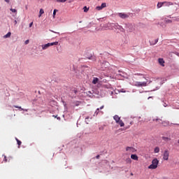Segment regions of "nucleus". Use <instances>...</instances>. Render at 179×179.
<instances>
[{
  "label": "nucleus",
  "mask_w": 179,
  "mask_h": 179,
  "mask_svg": "<svg viewBox=\"0 0 179 179\" xmlns=\"http://www.w3.org/2000/svg\"><path fill=\"white\" fill-rule=\"evenodd\" d=\"M155 90H153V92H155Z\"/></svg>",
  "instance_id": "64"
},
{
  "label": "nucleus",
  "mask_w": 179,
  "mask_h": 179,
  "mask_svg": "<svg viewBox=\"0 0 179 179\" xmlns=\"http://www.w3.org/2000/svg\"><path fill=\"white\" fill-rule=\"evenodd\" d=\"M158 62L161 66H164V59H163V58H159Z\"/></svg>",
  "instance_id": "13"
},
{
  "label": "nucleus",
  "mask_w": 179,
  "mask_h": 179,
  "mask_svg": "<svg viewBox=\"0 0 179 179\" xmlns=\"http://www.w3.org/2000/svg\"><path fill=\"white\" fill-rule=\"evenodd\" d=\"M83 10L85 13H87V12H89V8H87V6H84Z\"/></svg>",
  "instance_id": "29"
},
{
  "label": "nucleus",
  "mask_w": 179,
  "mask_h": 179,
  "mask_svg": "<svg viewBox=\"0 0 179 179\" xmlns=\"http://www.w3.org/2000/svg\"><path fill=\"white\" fill-rule=\"evenodd\" d=\"M113 120L115 121L116 124H117L121 120V117L118 116V115H115L113 116Z\"/></svg>",
  "instance_id": "10"
},
{
  "label": "nucleus",
  "mask_w": 179,
  "mask_h": 179,
  "mask_svg": "<svg viewBox=\"0 0 179 179\" xmlns=\"http://www.w3.org/2000/svg\"><path fill=\"white\" fill-rule=\"evenodd\" d=\"M168 17H169V19H171V15H169V16H168Z\"/></svg>",
  "instance_id": "53"
},
{
  "label": "nucleus",
  "mask_w": 179,
  "mask_h": 179,
  "mask_svg": "<svg viewBox=\"0 0 179 179\" xmlns=\"http://www.w3.org/2000/svg\"><path fill=\"white\" fill-rule=\"evenodd\" d=\"M10 12H13V13H17V10L15 8H10Z\"/></svg>",
  "instance_id": "30"
},
{
  "label": "nucleus",
  "mask_w": 179,
  "mask_h": 179,
  "mask_svg": "<svg viewBox=\"0 0 179 179\" xmlns=\"http://www.w3.org/2000/svg\"><path fill=\"white\" fill-rule=\"evenodd\" d=\"M164 5L165 6H171V5H174V3H173L171 1H164Z\"/></svg>",
  "instance_id": "12"
},
{
  "label": "nucleus",
  "mask_w": 179,
  "mask_h": 179,
  "mask_svg": "<svg viewBox=\"0 0 179 179\" xmlns=\"http://www.w3.org/2000/svg\"><path fill=\"white\" fill-rule=\"evenodd\" d=\"M156 90H159V87H156Z\"/></svg>",
  "instance_id": "55"
},
{
  "label": "nucleus",
  "mask_w": 179,
  "mask_h": 179,
  "mask_svg": "<svg viewBox=\"0 0 179 179\" xmlns=\"http://www.w3.org/2000/svg\"><path fill=\"white\" fill-rule=\"evenodd\" d=\"M151 98H152L151 96H149V97H148V99H151Z\"/></svg>",
  "instance_id": "58"
},
{
  "label": "nucleus",
  "mask_w": 179,
  "mask_h": 179,
  "mask_svg": "<svg viewBox=\"0 0 179 179\" xmlns=\"http://www.w3.org/2000/svg\"><path fill=\"white\" fill-rule=\"evenodd\" d=\"M117 15L121 19H128V17H129V15L125 13H118Z\"/></svg>",
  "instance_id": "6"
},
{
  "label": "nucleus",
  "mask_w": 179,
  "mask_h": 179,
  "mask_svg": "<svg viewBox=\"0 0 179 179\" xmlns=\"http://www.w3.org/2000/svg\"><path fill=\"white\" fill-rule=\"evenodd\" d=\"M79 23H82V21H80Z\"/></svg>",
  "instance_id": "60"
},
{
  "label": "nucleus",
  "mask_w": 179,
  "mask_h": 179,
  "mask_svg": "<svg viewBox=\"0 0 179 179\" xmlns=\"http://www.w3.org/2000/svg\"><path fill=\"white\" fill-rule=\"evenodd\" d=\"M153 121H162V120H160V119H159V118L157 117V118H155V119L154 118V119H153Z\"/></svg>",
  "instance_id": "39"
},
{
  "label": "nucleus",
  "mask_w": 179,
  "mask_h": 179,
  "mask_svg": "<svg viewBox=\"0 0 179 179\" xmlns=\"http://www.w3.org/2000/svg\"><path fill=\"white\" fill-rule=\"evenodd\" d=\"M135 86L137 87H145L148 86V82H136Z\"/></svg>",
  "instance_id": "5"
},
{
  "label": "nucleus",
  "mask_w": 179,
  "mask_h": 179,
  "mask_svg": "<svg viewBox=\"0 0 179 179\" xmlns=\"http://www.w3.org/2000/svg\"><path fill=\"white\" fill-rule=\"evenodd\" d=\"M169 150H166L164 152V154H163V159L164 160H169Z\"/></svg>",
  "instance_id": "7"
},
{
  "label": "nucleus",
  "mask_w": 179,
  "mask_h": 179,
  "mask_svg": "<svg viewBox=\"0 0 179 179\" xmlns=\"http://www.w3.org/2000/svg\"><path fill=\"white\" fill-rule=\"evenodd\" d=\"M163 106L164 107H167V104L166 103H164Z\"/></svg>",
  "instance_id": "49"
},
{
  "label": "nucleus",
  "mask_w": 179,
  "mask_h": 179,
  "mask_svg": "<svg viewBox=\"0 0 179 179\" xmlns=\"http://www.w3.org/2000/svg\"><path fill=\"white\" fill-rule=\"evenodd\" d=\"M38 17H41V14L39 13Z\"/></svg>",
  "instance_id": "54"
},
{
  "label": "nucleus",
  "mask_w": 179,
  "mask_h": 179,
  "mask_svg": "<svg viewBox=\"0 0 179 179\" xmlns=\"http://www.w3.org/2000/svg\"><path fill=\"white\" fill-rule=\"evenodd\" d=\"M8 162H10V159H12V157H8Z\"/></svg>",
  "instance_id": "52"
},
{
  "label": "nucleus",
  "mask_w": 179,
  "mask_h": 179,
  "mask_svg": "<svg viewBox=\"0 0 179 179\" xmlns=\"http://www.w3.org/2000/svg\"><path fill=\"white\" fill-rule=\"evenodd\" d=\"M99 113H100V108H96V110L94 112V114L93 115L94 117H96V115H98Z\"/></svg>",
  "instance_id": "20"
},
{
  "label": "nucleus",
  "mask_w": 179,
  "mask_h": 179,
  "mask_svg": "<svg viewBox=\"0 0 179 179\" xmlns=\"http://www.w3.org/2000/svg\"><path fill=\"white\" fill-rule=\"evenodd\" d=\"M103 108H104V106H102L99 108V110H103Z\"/></svg>",
  "instance_id": "46"
},
{
  "label": "nucleus",
  "mask_w": 179,
  "mask_h": 179,
  "mask_svg": "<svg viewBox=\"0 0 179 179\" xmlns=\"http://www.w3.org/2000/svg\"><path fill=\"white\" fill-rule=\"evenodd\" d=\"M96 159H100V155H96Z\"/></svg>",
  "instance_id": "50"
},
{
  "label": "nucleus",
  "mask_w": 179,
  "mask_h": 179,
  "mask_svg": "<svg viewBox=\"0 0 179 179\" xmlns=\"http://www.w3.org/2000/svg\"><path fill=\"white\" fill-rule=\"evenodd\" d=\"M17 143L18 146H20V145H22V141H20V140H17Z\"/></svg>",
  "instance_id": "35"
},
{
  "label": "nucleus",
  "mask_w": 179,
  "mask_h": 179,
  "mask_svg": "<svg viewBox=\"0 0 179 179\" xmlns=\"http://www.w3.org/2000/svg\"><path fill=\"white\" fill-rule=\"evenodd\" d=\"M126 151L127 152H130L131 153H134L136 150H135V148H134V147H127L126 148Z\"/></svg>",
  "instance_id": "9"
},
{
  "label": "nucleus",
  "mask_w": 179,
  "mask_h": 179,
  "mask_svg": "<svg viewBox=\"0 0 179 179\" xmlns=\"http://www.w3.org/2000/svg\"><path fill=\"white\" fill-rule=\"evenodd\" d=\"M108 27H109L110 30H114L115 29V30H120V31H125V29L118 24V23H108Z\"/></svg>",
  "instance_id": "1"
},
{
  "label": "nucleus",
  "mask_w": 179,
  "mask_h": 179,
  "mask_svg": "<svg viewBox=\"0 0 179 179\" xmlns=\"http://www.w3.org/2000/svg\"><path fill=\"white\" fill-rule=\"evenodd\" d=\"M163 141H164V142H169V141H171V138H169V137H162Z\"/></svg>",
  "instance_id": "24"
},
{
  "label": "nucleus",
  "mask_w": 179,
  "mask_h": 179,
  "mask_svg": "<svg viewBox=\"0 0 179 179\" xmlns=\"http://www.w3.org/2000/svg\"><path fill=\"white\" fill-rule=\"evenodd\" d=\"M127 163H131V158H128L126 159Z\"/></svg>",
  "instance_id": "38"
},
{
  "label": "nucleus",
  "mask_w": 179,
  "mask_h": 179,
  "mask_svg": "<svg viewBox=\"0 0 179 179\" xmlns=\"http://www.w3.org/2000/svg\"><path fill=\"white\" fill-rule=\"evenodd\" d=\"M29 40L25 41V44H29Z\"/></svg>",
  "instance_id": "45"
},
{
  "label": "nucleus",
  "mask_w": 179,
  "mask_h": 179,
  "mask_svg": "<svg viewBox=\"0 0 179 179\" xmlns=\"http://www.w3.org/2000/svg\"><path fill=\"white\" fill-rule=\"evenodd\" d=\"M163 5H164V2H159L157 3V8L159 9V8H162V6H163Z\"/></svg>",
  "instance_id": "19"
},
{
  "label": "nucleus",
  "mask_w": 179,
  "mask_h": 179,
  "mask_svg": "<svg viewBox=\"0 0 179 179\" xmlns=\"http://www.w3.org/2000/svg\"><path fill=\"white\" fill-rule=\"evenodd\" d=\"M12 33L10 32H8L6 35H4L3 38H9V37H10Z\"/></svg>",
  "instance_id": "21"
},
{
  "label": "nucleus",
  "mask_w": 179,
  "mask_h": 179,
  "mask_svg": "<svg viewBox=\"0 0 179 179\" xmlns=\"http://www.w3.org/2000/svg\"><path fill=\"white\" fill-rule=\"evenodd\" d=\"M131 159H132V160H138V155L135 154H132L131 155Z\"/></svg>",
  "instance_id": "15"
},
{
  "label": "nucleus",
  "mask_w": 179,
  "mask_h": 179,
  "mask_svg": "<svg viewBox=\"0 0 179 179\" xmlns=\"http://www.w3.org/2000/svg\"><path fill=\"white\" fill-rule=\"evenodd\" d=\"M117 124H118L120 127H124V125H125V124H124V122H122V120H120Z\"/></svg>",
  "instance_id": "26"
},
{
  "label": "nucleus",
  "mask_w": 179,
  "mask_h": 179,
  "mask_svg": "<svg viewBox=\"0 0 179 179\" xmlns=\"http://www.w3.org/2000/svg\"><path fill=\"white\" fill-rule=\"evenodd\" d=\"M175 125H179V124H175Z\"/></svg>",
  "instance_id": "59"
},
{
  "label": "nucleus",
  "mask_w": 179,
  "mask_h": 179,
  "mask_svg": "<svg viewBox=\"0 0 179 179\" xmlns=\"http://www.w3.org/2000/svg\"><path fill=\"white\" fill-rule=\"evenodd\" d=\"M124 27L127 30V31L132 32L134 31V30H135V26H134V24H129V23L125 24Z\"/></svg>",
  "instance_id": "3"
},
{
  "label": "nucleus",
  "mask_w": 179,
  "mask_h": 179,
  "mask_svg": "<svg viewBox=\"0 0 179 179\" xmlns=\"http://www.w3.org/2000/svg\"><path fill=\"white\" fill-rule=\"evenodd\" d=\"M152 83V81H150V82H149V83Z\"/></svg>",
  "instance_id": "61"
},
{
  "label": "nucleus",
  "mask_w": 179,
  "mask_h": 179,
  "mask_svg": "<svg viewBox=\"0 0 179 179\" xmlns=\"http://www.w3.org/2000/svg\"><path fill=\"white\" fill-rule=\"evenodd\" d=\"M108 66H110V63H108V62L103 61L101 64L100 71H106Z\"/></svg>",
  "instance_id": "4"
},
{
  "label": "nucleus",
  "mask_w": 179,
  "mask_h": 179,
  "mask_svg": "<svg viewBox=\"0 0 179 179\" xmlns=\"http://www.w3.org/2000/svg\"><path fill=\"white\" fill-rule=\"evenodd\" d=\"M71 93H74L73 95H71V94H69V96H70L71 97H72V99H73V98L76 97V94H77V93H78V91H77L76 90H71Z\"/></svg>",
  "instance_id": "11"
},
{
  "label": "nucleus",
  "mask_w": 179,
  "mask_h": 179,
  "mask_svg": "<svg viewBox=\"0 0 179 179\" xmlns=\"http://www.w3.org/2000/svg\"><path fill=\"white\" fill-rule=\"evenodd\" d=\"M13 23H14V26H16V24H17V20H14V22H13Z\"/></svg>",
  "instance_id": "40"
},
{
  "label": "nucleus",
  "mask_w": 179,
  "mask_h": 179,
  "mask_svg": "<svg viewBox=\"0 0 179 179\" xmlns=\"http://www.w3.org/2000/svg\"><path fill=\"white\" fill-rule=\"evenodd\" d=\"M106 87H107V89H110V87H111V85H105Z\"/></svg>",
  "instance_id": "42"
},
{
  "label": "nucleus",
  "mask_w": 179,
  "mask_h": 179,
  "mask_svg": "<svg viewBox=\"0 0 179 179\" xmlns=\"http://www.w3.org/2000/svg\"><path fill=\"white\" fill-rule=\"evenodd\" d=\"M107 6V3H102L101 6H96V10H101V9H103V8H106Z\"/></svg>",
  "instance_id": "8"
},
{
  "label": "nucleus",
  "mask_w": 179,
  "mask_h": 179,
  "mask_svg": "<svg viewBox=\"0 0 179 179\" xmlns=\"http://www.w3.org/2000/svg\"><path fill=\"white\" fill-rule=\"evenodd\" d=\"M162 125H164V127H167V125H169V122H163Z\"/></svg>",
  "instance_id": "32"
},
{
  "label": "nucleus",
  "mask_w": 179,
  "mask_h": 179,
  "mask_svg": "<svg viewBox=\"0 0 179 179\" xmlns=\"http://www.w3.org/2000/svg\"><path fill=\"white\" fill-rule=\"evenodd\" d=\"M73 104H74V107H78V106H80V101H74L73 102Z\"/></svg>",
  "instance_id": "23"
},
{
  "label": "nucleus",
  "mask_w": 179,
  "mask_h": 179,
  "mask_svg": "<svg viewBox=\"0 0 179 179\" xmlns=\"http://www.w3.org/2000/svg\"><path fill=\"white\" fill-rule=\"evenodd\" d=\"M88 59H91L92 61H96V56L90 55L89 57H87Z\"/></svg>",
  "instance_id": "18"
},
{
  "label": "nucleus",
  "mask_w": 179,
  "mask_h": 179,
  "mask_svg": "<svg viewBox=\"0 0 179 179\" xmlns=\"http://www.w3.org/2000/svg\"><path fill=\"white\" fill-rule=\"evenodd\" d=\"M157 166H159V161L157 158H155L152 159V164L148 166V169L151 170H155V169H157Z\"/></svg>",
  "instance_id": "2"
},
{
  "label": "nucleus",
  "mask_w": 179,
  "mask_h": 179,
  "mask_svg": "<svg viewBox=\"0 0 179 179\" xmlns=\"http://www.w3.org/2000/svg\"><path fill=\"white\" fill-rule=\"evenodd\" d=\"M33 26V22L29 23V27H31Z\"/></svg>",
  "instance_id": "48"
},
{
  "label": "nucleus",
  "mask_w": 179,
  "mask_h": 179,
  "mask_svg": "<svg viewBox=\"0 0 179 179\" xmlns=\"http://www.w3.org/2000/svg\"><path fill=\"white\" fill-rule=\"evenodd\" d=\"M118 72H121V71H118Z\"/></svg>",
  "instance_id": "63"
},
{
  "label": "nucleus",
  "mask_w": 179,
  "mask_h": 179,
  "mask_svg": "<svg viewBox=\"0 0 179 179\" xmlns=\"http://www.w3.org/2000/svg\"><path fill=\"white\" fill-rule=\"evenodd\" d=\"M15 108H19V110H20V111H29V109H24L20 106H14Z\"/></svg>",
  "instance_id": "14"
},
{
  "label": "nucleus",
  "mask_w": 179,
  "mask_h": 179,
  "mask_svg": "<svg viewBox=\"0 0 179 179\" xmlns=\"http://www.w3.org/2000/svg\"><path fill=\"white\" fill-rule=\"evenodd\" d=\"M89 117H87L86 118H85V122H86V124H89Z\"/></svg>",
  "instance_id": "36"
},
{
  "label": "nucleus",
  "mask_w": 179,
  "mask_h": 179,
  "mask_svg": "<svg viewBox=\"0 0 179 179\" xmlns=\"http://www.w3.org/2000/svg\"><path fill=\"white\" fill-rule=\"evenodd\" d=\"M159 42V38L155 40V42H150V45H155Z\"/></svg>",
  "instance_id": "22"
},
{
  "label": "nucleus",
  "mask_w": 179,
  "mask_h": 179,
  "mask_svg": "<svg viewBox=\"0 0 179 179\" xmlns=\"http://www.w3.org/2000/svg\"><path fill=\"white\" fill-rule=\"evenodd\" d=\"M3 156H4V158H3V162H8V159H6V157L5 156V155H3Z\"/></svg>",
  "instance_id": "41"
},
{
  "label": "nucleus",
  "mask_w": 179,
  "mask_h": 179,
  "mask_svg": "<svg viewBox=\"0 0 179 179\" xmlns=\"http://www.w3.org/2000/svg\"><path fill=\"white\" fill-rule=\"evenodd\" d=\"M93 85H97L99 83V78H94L92 80Z\"/></svg>",
  "instance_id": "17"
},
{
  "label": "nucleus",
  "mask_w": 179,
  "mask_h": 179,
  "mask_svg": "<svg viewBox=\"0 0 179 179\" xmlns=\"http://www.w3.org/2000/svg\"><path fill=\"white\" fill-rule=\"evenodd\" d=\"M164 82H166V80H163L160 83V84H161V85H163V83H164Z\"/></svg>",
  "instance_id": "43"
},
{
  "label": "nucleus",
  "mask_w": 179,
  "mask_h": 179,
  "mask_svg": "<svg viewBox=\"0 0 179 179\" xmlns=\"http://www.w3.org/2000/svg\"><path fill=\"white\" fill-rule=\"evenodd\" d=\"M15 140H16L17 142V141H19V139H17V138H15Z\"/></svg>",
  "instance_id": "56"
},
{
  "label": "nucleus",
  "mask_w": 179,
  "mask_h": 179,
  "mask_svg": "<svg viewBox=\"0 0 179 179\" xmlns=\"http://www.w3.org/2000/svg\"><path fill=\"white\" fill-rule=\"evenodd\" d=\"M105 76H107V78H112V75L111 74H106Z\"/></svg>",
  "instance_id": "37"
},
{
  "label": "nucleus",
  "mask_w": 179,
  "mask_h": 179,
  "mask_svg": "<svg viewBox=\"0 0 179 179\" xmlns=\"http://www.w3.org/2000/svg\"><path fill=\"white\" fill-rule=\"evenodd\" d=\"M58 12V10H57V9H55L54 10H53V17H55V15H57V13Z\"/></svg>",
  "instance_id": "31"
},
{
  "label": "nucleus",
  "mask_w": 179,
  "mask_h": 179,
  "mask_svg": "<svg viewBox=\"0 0 179 179\" xmlns=\"http://www.w3.org/2000/svg\"><path fill=\"white\" fill-rule=\"evenodd\" d=\"M50 31H52V33H56L57 34H59V32H55V31H52V30H51Z\"/></svg>",
  "instance_id": "44"
},
{
  "label": "nucleus",
  "mask_w": 179,
  "mask_h": 179,
  "mask_svg": "<svg viewBox=\"0 0 179 179\" xmlns=\"http://www.w3.org/2000/svg\"><path fill=\"white\" fill-rule=\"evenodd\" d=\"M25 9H26V10H27V9H28L27 5L25 6Z\"/></svg>",
  "instance_id": "51"
},
{
  "label": "nucleus",
  "mask_w": 179,
  "mask_h": 179,
  "mask_svg": "<svg viewBox=\"0 0 179 179\" xmlns=\"http://www.w3.org/2000/svg\"><path fill=\"white\" fill-rule=\"evenodd\" d=\"M57 2H60L62 3H64L66 2V0H57Z\"/></svg>",
  "instance_id": "33"
},
{
  "label": "nucleus",
  "mask_w": 179,
  "mask_h": 179,
  "mask_svg": "<svg viewBox=\"0 0 179 179\" xmlns=\"http://www.w3.org/2000/svg\"><path fill=\"white\" fill-rule=\"evenodd\" d=\"M44 13V10L43 8H41L39 10V14L43 15Z\"/></svg>",
  "instance_id": "34"
},
{
  "label": "nucleus",
  "mask_w": 179,
  "mask_h": 179,
  "mask_svg": "<svg viewBox=\"0 0 179 179\" xmlns=\"http://www.w3.org/2000/svg\"><path fill=\"white\" fill-rule=\"evenodd\" d=\"M51 45H58V41L49 43V46L51 47Z\"/></svg>",
  "instance_id": "25"
},
{
  "label": "nucleus",
  "mask_w": 179,
  "mask_h": 179,
  "mask_svg": "<svg viewBox=\"0 0 179 179\" xmlns=\"http://www.w3.org/2000/svg\"><path fill=\"white\" fill-rule=\"evenodd\" d=\"M5 1V2H6L7 3H9V2H10V0H4Z\"/></svg>",
  "instance_id": "47"
},
{
  "label": "nucleus",
  "mask_w": 179,
  "mask_h": 179,
  "mask_svg": "<svg viewBox=\"0 0 179 179\" xmlns=\"http://www.w3.org/2000/svg\"><path fill=\"white\" fill-rule=\"evenodd\" d=\"M155 153H159L160 152V148L159 147H156L154 150Z\"/></svg>",
  "instance_id": "28"
},
{
  "label": "nucleus",
  "mask_w": 179,
  "mask_h": 179,
  "mask_svg": "<svg viewBox=\"0 0 179 179\" xmlns=\"http://www.w3.org/2000/svg\"><path fill=\"white\" fill-rule=\"evenodd\" d=\"M57 120H61V117H57Z\"/></svg>",
  "instance_id": "57"
},
{
  "label": "nucleus",
  "mask_w": 179,
  "mask_h": 179,
  "mask_svg": "<svg viewBox=\"0 0 179 179\" xmlns=\"http://www.w3.org/2000/svg\"><path fill=\"white\" fill-rule=\"evenodd\" d=\"M165 23H173V20L164 18Z\"/></svg>",
  "instance_id": "27"
},
{
  "label": "nucleus",
  "mask_w": 179,
  "mask_h": 179,
  "mask_svg": "<svg viewBox=\"0 0 179 179\" xmlns=\"http://www.w3.org/2000/svg\"><path fill=\"white\" fill-rule=\"evenodd\" d=\"M50 47V43L42 45V50H47Z\"/></svg>",
  "instance_id": "16"
},
{
  "label": "nucleus",
  "mask_w": 179,
  "mask_h": 179,
  "mask_svg": "<svg viewBox=\"0 0 179 179\" xmlns=\"http://www.w3.org/2000/svg\"><path fill=\"white\" fill-rule=\"evenodd\" d=\"M131 176H134V174H133V173H131Z\"/></svg>",
  "instance_id": "62"
}]
</instances>
